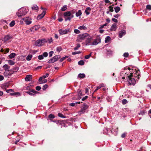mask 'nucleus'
<instances>
[{"instance_id":"obj_12","label":"nucleus","mask_w":151,"mask_h":151,"mask_svg":"<svg viewBox=\"0 0 151 151\" xmlns=\"http://www.w3.org/2000/svg\"><path fill=\"white\" fill-rule=\"evenodd\" d=\"M32 76L31 75H27L25 78V80L27 81H31L32 79Z\"/></svg>"},{"instance_id":"obj_32","label":"nucleus","mask_w":151,"mask_h":151,"mask_svg":"<svg viewBox=\"0 0 151 151\" xmlns=\"http://www.w3.org/2000/svg\"><path fill=\"white\" fill-rule=\"evenodd\" d=\"M76 45V46L74 48V49L75 50H78V49L81 47V45L79 44H77Z\"/></svg>"},{"instance_id":"obj_55","label":"nucleus","mask_w":151,"mask_h":151,"mask_svg":"<svg viewBox=\"0 0 151 151\" xmlns=\"http://www.w3.org/2000/svg\"><path fill=\"white\" fill-rule=\"evenodd\" d=\"M123 55L124 57L126 58L128 57L129 55V54L127 52H125L124 53Z\"/></svg>"},{"instance_id":"obj_37","label":"nucleus","mask_w":151,"mask_h":151,"mask_svg":"<svg viewBox=\"0 0 151 151\" xmlns=\"http://www.w3.org/2000/svg\"><path fill=\"white\" fill-rule=\"evenodd\" d=\"M67 6L64 5L61 8V9L62 11H64L67 9Z\"/></svg>"},{"instance_id":"obj_20","label":"nucleus","mask_w":151,"mask_h":151,"mask_svg":"<svg viewBox=\"0 0 151 151\" xmlns=\"http://www.w3.org/2000/svg\"><path fill=\"white\" fill-rule=\"evenodd\" d=\"M10 95L17 96H20V94L19 92L12 93H10Z\"/></svg>"},{"instance_id":"obj_25","label":"nucleus","mask_w":151,"mask_h":151,"mask_svg":"<svg viewBox=\"0 0 151 151\" xmlns=\"http://www.w3.org/2000/svg\"><path fill=\"white\" fill-rule=\"evenodd\" d=\"M32 57V55H28L26 57V60L28 61L30 60Z\"/></svg>"},{"instance_id":"obj_15","label":"nucleus","mask_w":151,"mask_h":151,"mask_svg":"<svg viewBox=\"0 0 151 151\" xmlns=\"http://www.w3.org/2000/svg\"><path fill=\"white\" fill-rule=\"evenodd\" d=\"M126 32L125 30H123L120 32L119 35V37L120 38H122V36L125 35Z\"/></svg>"},{"instance_id":"obj_59","label":"nucleus","mask_w":151,"mask_h":151,"mask_svg":"<svg viewBox=\"0 0 151 151\" xmlns=\"http://www.w3.org/2000/svg\"><path fill=\"white\" fill-rule=\"evenodd\" d=\"M49 74L48 73H47L45 75H44L43 76V78H47L49 76Z\"/></svg>"},{"instance_id":"obj_13","label":"nucleus","mask_w":151,"mask_h":151,"mask_svg":"<svg viewBox=\"0 0 151 151\" xmlns=\"http://www.w3.org/2000/svg\"><path fill=\"white\" fill-rule=\"evenodd\" d=\"M35 45L37 46H40L42 45V42L40 39L37 40L35 43Z\"/></svg>"},{"instance_id":"obj_47","label":"nucleus","mask_w":151,"mask_h":151,"mask_svg":"<svg viewBox=\"0 0 151 151\" xmlns=\"http://www.w3.org/2000/svg\"><path fill=\"white\" fill-rule=\"evenodd\" d=\"M38 58L40 60H41L44 58V57L42 55H39L38 57Z\"/></svg>"},{"instance_id":"obj_38","label":"nucleus","mask_w":151,"mask_h":151,"mask_svg":"<svg viewBox=\"0 0 151 151\" xmlns=\"http://www.w3.org/2000/svg\"><path fill=\"white\" fill-rule=\"evenodd\" d=\"M84 62L82 60H80L78 62V64L79 65H83L84 64Z\"/></svg>"},{"instance_id":"obj_24","label":"nucleus","mask_w":151,"mask_h":151,"mask_svg":"<svg viewBox=\"0 0 151 151\" xmlns=\"http://www.w3.org/2000/svg\"><path fill=\"white\" fill-rule=\"evenodd\" d=\"M111 38L109 36L106 37L105 39V42L106 43L109 42V41L111 40Z\"/></svg>"},{"instance_id":"obj_44","label":"nucleus","mask_w":151,"mask_h":151,"mask_svg":"<svg viewBox=\"0 0 151 151\" xmlns=\"http://www.w3.org/2000/svg\"><path fill=\"white\" fill-rule=\"evenodd\" d=\"M48 86L47 84L44 85L42 87V89L43 90H45L46 89L48 88Z\"/></svg>"},{"instance_id":"obj_46","label":"nucleus","mask_w":151,"mask_h":151,"mask_svg":"<svg viewBox=\"0 0 151 151\" xmlns=\"http://www.w3.org/2000/svg\"><path fill=\"white\" fill-rule=\"evenodd\" d=\"M127 102V101L125 99H124L122 101V103L124 104H126Z\"/></svg>"},{"instance_id":"obj_18","label":"nucleus","mask_w":151,"mask_h":151,"mask_svg":"<svg viewBox=\"0 0 151 151\" xmlns=\"http://www.w3.org/2000/svg\"><path fill=\"white\" fill-rule=\"evenodd\" d=\"M4 74L5 77L9 78V70H5L4 72Z\"/></svg>"},{"instance_id":"obj_16","label":"nucleus","mask_w":151,"mask_h":151,"mask_svg":"<svg viewBox=\"0 0 151 151\" xmlns=\"http://www.w3.org/2000/svg\"><path fill=\"white\" fill-rule=\"evenodd\" d=\"M91 11V8L90 7H88L85 9V12L87 15H88L90 14Z\"/></svg>"},{"instance_id":"obj_51","label":"nucleus","mask_w":151,"mask_h":151,"mask_svg":"<svg viewBox=\"0 0 151 151\" xmlns=\"http://www.w3.org/2000/svg\"><path fill=\"white\" fill-rule=\"evenodd\" d=\"M66 58H67V57L65 56V57H63L62 58H61L60 59L59 61L60 62H62Z\"/></svg>"},{"instance_id":"obj_43","label":"nucleus","mask_w":151,"mask_h":151,"mask_svg":"<svg viewBox=\"0 0 151 151\" xmlns=\"http://www.w3.org/2000/svg\"><path fill=\"white\" fill-rule=\"evenodd\" d=\"M35 27V29L36 30H38L40 28V26L39 25H37L34 26Z\"/></svg>"},{"instance_id":"obj_40","label":"nucleus","mask_w":151,"mask_h":151,"mask_svg":"<svg viewBox=\"0 0 151 151\" xmlns=\"http://www.w3.org/2000/svg\"><path fill=\"white\" fill-rule=\"evenodd\" d=\"M58 116L61 118H65V116L62 114L60 113H59L58 114Z\"/></svg>"},{"instance_id":"obj_4","label":"nucleus","mask_w":151,"mask_h":151,"mask_svg":"<svg viewBox=\"0 0 151 151\" xmlns=\"http://www.w3.org/2000/svg\"><path fill=\"white\" fill-rule=\"evenodd\" d=\"M89 35L88 34L86 33L79 35L77 37V40L79 42H81V40H84L86 38H87Z\"/></svg>"},{"instance_id":"obj_60","label":"nucleus","mask_w":151,"mask_h":151,"mask_svg":"<svg viewBox=\"0 0 151 151\" xmlns=\"http://www.w3.org/2000/svg\"><path fill=\"white\" fill-rule=\"evenodd\" d=\"M88 97V96H85V97H83L82 99V101H84V100H85Z\"/></svg>"},{"instance_id":"obj_7","label":"nucleus","mask_w":151,"mask_h":151,"mask_svg":"<svg viewBox=\"0 0 151 151\" xmlns=\"http://www.w3.org/2000/svg\"><path fill=\"white\" fill-rule=\"evenodd\" d=\"M23 20L27 25H29L32 23L31 18L29 17L24 18Z\"/></svg>"},{"instance_id":"obj_53","label":"nucleus","mask_w":151,"mask_h":151,"mask_svg":"<svg viewBox=\"0 0 151 151\" xmlns=\"http://www.w3.org/2000/svg\"><path fill=\"white\" fill-rule=\"evenodd\" d=\"M14 61L10 60V65H13L15 63L14 60Z\"/></svg>"},{"instance_id":"obj_11","label":"nucleus","mask_w":151,"mask_h":151,"mask_svg":"<svg viewBox=\"0 0 151 151\" xmlns=\"http://www.w3.org/2000/svg\"><path fill=\"white\" fill-rule=\"evenodd\" d=\"M46 14V11H43L41 14H40L38 15L37 17V19H40L42 18Z\"/></svg>"},{"instance_id":"obj_14","label":"nucleus","mask_w":151,"mask_h":151,"mask_svg":"<svg viewBox=\"0 0 151 151\" xmlns=\"http://www.w3.org/2000/svg\"><path fill=\"white\" fill-rule=\"evenodd\" d=\"M116 29V24H113L111 27L110 30L111 31H115Z\"/></svg>"},{"instance_id":"obj_36","label":"nucleus","mask_w":151,"mask_h":151,"mask_svg":"<svg viewBox=\"0 0 151 151\" xmlns=\"http://www.w3.org/2000/svg\"><path fill=\"white\" fill-rule=\"evenodd\" d=\"M62 50V48L60 46L56 48V51L58 52H60Z\"/></svg>"},{"instance_id":"obj_58","label":"nucleus","mask_w":151,"mask_h":151,"mask_svg":"<svg viewBox=\"0 0 151 151\" xmlns=\"http://www.w3.org/2000/svg\"><path fill=\"white\" fill-rule=\"evenodd\" d=\"M32 32V29L31 28L30 29H29L28 30H27L26 31V32L27 33H29V32Z\"/></svg>"},{"instance_id":"obj_35","label":"nucleus","mask_w":151,"mask_h":151,"mask_svg":"<svg viewBox=\"0 0 151 151\" xmlns=\"http://www.w3.org/2000/svg\"><path fill=\"white\" fill-rule=\"evenodd\" d=\"M47 42H48L49 43H51L53 41V40L52 37H51L48 38L47 40Z\"/></svg>"},{"instance_id":"obj_34","label":"nucleus","mask_w":151,"mask_h":151,"mask_svg":"<svg viewBox=\"0 0 151 151\" xmlns=\"http://www.w3.org/2000/svg\"><path fill=\"white\" fill-rule=\"evenodd\" d=\"M98 42H97V40H95L93 42L92 41V45H96L98 44Z\"/></svg>"},{"instance_id":"obj_50","label":"nucleus","mask_w":151,"mask_h":151,"mask_svg":"<svg viewBox=\"0 0 151 151\" xmlns=\"http://www.w3.org/2000/svg\"><path fill=\"white\" fill-rule=\"evenodd\" d=\"M146 8L147 9H148L149 10H151V5H148L146 6Z\"/></svg>"},{"instance_id":"obj_64","label":"nucleus","mask_w":151,"mask_h":151,"mask_svg":"<svg viewBox=\"0 0 151 151\" xmlns=\"http://www.w3.org/2000/svg\"><path fill=\"white\" fill-rule=\"evenodd\" d=\"M119 15L118 14H117L116 15H114V17H115L116 18H117L119 17Z\"/></svg>"},{"instance_id":"obj_8","label":"nucleus","mask_w":151,"mask_h":151,"mask_svg":"<svg viewBox=\"0 0 151 151\" xmlns=\"http://www.w3.org/2000/svg\"><path fill=\"white\" fill-rule=\"evenodd\" d=\"M58 31L60 34L61 35L67 34L70 32L69 29H59Z\"/></svg>"},{"instance_id":"obj_3","label":"nucleus","mask_w":151,"mask_h":151,"mask_svg":"<svg viewBox=\"0 0 151 151\" xmlns=\"http://www.w3.org/2000/svg\"><path fill=\"white\" fill-rule=\"evenodd\" d=\"M28 11L27 9L22 8L18 10V12L16 13L18 17H21L25 15Z\"/></svg>"},{"instance_id":"obj_10","label":"nucleus","mask_w":151,"mask_h":151,"mask_svg":"<svg viewBox=\"0 0 151 151\" xmlns=\"http://www.w3.org/2000/svg\"><path fill=\"white\" fill-rule=\"evenodd\" d=\"M88 106L85 104H83L82 106L80 112L81 114L85 112V111L88 108Z\"/></svg>"},{"instance_id":"obj_39","label":"nucleus","mask_w":151,"mask_h":151,"mask_svg":"<svg viewBox=\"0 0 151 151\" xmlns=\"http://www.w3.org/2000/svg\"><path fill=\"white\" fill-rule=\"evenodd\" d=\"M15 24V22L14 20L12 21L10 23V27H13Z\"/></svg>"},{"instance_id":"obj_17","label":"nucleus","mask_w":151,"mask_h":151,"mask_svg":"<svg viewBox=\"0 0 151 151\" xmlns=\"http://www.w3.org/2000/svg\"><path fill=\"white\" fill-rule=\"evenodd\" d=\"M9 35H6L4 37L3 40L5 42H6L8 40H9Z\"/></svg>"},{"instance_id":"obj_28","label":"nucleus","mask_w":151,"mask_h":151,"mask_svg":"<svg viewBox=\"0 0 151 151\" xmlns=\"http://www.w3.org/2000/svg\"><path fill=\"white\" fill-rule=\"evenodd\" d=\"M85 77V75L83 73H80L78 75V77L79 78H83Z\"/></svg>"},{"instance_id":"obj_61","label":"nucleus","mask_w":151,"mask_h":151,"mask_svg":"<svg viewBox=\"0 0 151 151\" xmlns=\"http://www.w3.org/2000/svg\"><path fill=\"white\" fill-rule=\"evenodd\" d=\"M78 92L79 93V94H80V96H82V92L81 91L80 89H78Z\"/></svg>"},{"instance_id":"obj_31","label":"nucleus","mask_w":151,"mask_h":151,"mask_svg":"<svg viewBox=\"0 0 151 151\" xmlns=\"http://www.w3.org/2000/svg\"><path fill=\"white\" fill-rule=\"evenodd\" d=\"M3 67L4 68L5 70H9V66L6 64H5V65H4L3 66Z\"/></svg>"},{"instance_id":"obj_21","label":"nucleus","mask_w":151,"mask_h":151,"mask_svg":"<svg viewBox=\"0 0 151 151\" xmlns=\"http://www.w3.org/2000/svg\"><path fill=\"white\" fill-rule=\"evenodd\" d=\"M104 87V84L103 83L101 84L94 91V92H96L97 90L100 88L101 87Z\"/></svg>"},{"instance_id":"obj_52","label":"nucleus","mask_w":151,"mask_h":151,"mask_svg":"<svg viewBox=\"0 0 151 151\" xmlns=\"http://www.w3.org/2000/svg\"><path fill=\"white\" fill-rule=\"evenodd\" d=\"M42 55L44 57H46L48 56V53L47 52H44L43 53Z\"/></svg>"},{"instance_id":"obj_30","label":"nucleus","mask_w":151,"mask_h":151,"mask_svg":"<svg viewBox=\"0 0 151 151\" xmlns=\"http://www.w3.org/2000/svg\"><path fill=\"white\" fill-rule=\"evenodd\" d=\"M78 29H81V30H82V29L85 30V29H86L87 28L85 26H84V25H82L81 26H79L78 27Z\"/></svg>"},{"instance_id":"obj_45","label":"nucleus","mask_w":151,"mask_h":151,"mask_svg":"<svg viewBox=\"0 0 151 151\" xmlns=\"http://www.w3.org/2000/svg\"><path fill=\"white\" fill-rule=\"evenodd\" d=\"M40 40H41L42 42V43H43L47 42V40L45 38L41 39H40Z\"/></svg>"},{"instance_id":"obj_62","label":"nucleus","mask_w":151,"mask_h":151,"mask_svg":"<svg viewBox=\"0 0 151 151\" xmlns=\"http://www.w3.org/2000/svg\"><path fill=\"white\" fill-rule=\"evenodd\" d=\"M4 79V77L0 75V81L3 80Z\"/></svg>"},{"instance_id":"obj_6","label":"nucleus","mask_w":151,"mask_h":151,"mask_svg":"<svg viewBox=\"0 0 151 151\" xmlns=\"http://www.w3.org/2000/svg\"><path fill=\"white\" fill-rule=\"evenodd\" d=\"M60 58L59 55H56L52 58L51 59L49 60L48 61V63H54V62L57 61L59 58Z\"/></svg>"},{"instance_id":"obj_33","label":"nucleus","mask_w":151,"mask_h":151,"mask_svg":"<svg viewBox=\"0 0 151 151\" xmlns=\"http://www.w3.org/2000/svg\"><path fill=\"white\" fill-rule=\"evenodd\" d=\"M16 54L12 53L10 54V59H12L14 58L16 55Z\"/></svg>"},{"instance_id":"obj_54","label":"nucleus","mask_w":151,"mask_h":151,"mask_svg":"<svg viewBox=\"0 0 151 151\" xmlns=\"http://www.w3.org/2000/svg\"><path fill=\"white\" fill-rule=\"evenodd\" d=\"M41 89V87L39 86H37L36 87V89L38 91H40Z\"/></svg>"},{"instance_id":"obj_29","label":"nucleus","mask_w":151,"mask_h":151,"mask_svg":"<svg viewBox=\"0 0 151 151\" xmlns=\"http://www.w3.org/2000/svg\"><path fill=\"white\" fill-rule=\"evenodd\" d=\"M113 6H114V5L113 4L112 5L110 6L109 7V11H110L111 12H112L114 11V9H113Z\"/></svg>"},{"instance_id":"obj_57","label":"nucleus","mask_w":151,"mask_h":151,"mask_svg":"<svg viewBox=\"0 0 151 151\" xmlns=\"http://www.w3.org/2000/svg\"><path fill=\"white\" fill-rule=\"evenodd\" d=\"M54 52L53 51H51L49 52V56L50 57H51L52 56Z\"/></svg>"},{"instance_id":"obj_49","label":"nucleus","mask_w":151,"mask_h":151,"mask_svg":"<svg viewBox=\"0 0 151 151\" xmlns=\"http://www.w3.org/2000/svg\"><path fill=\"white\" fill-rule=\"evenodd\" d=\"M91 53L89 54L88 55H86L85 56V58L87 59H88L91 55Z\"/></svg>"},{"instance_id":"obj_5","label":"nucleus","mask_w":151,"mask_h":151,"mask_svg":"<svg viewBox=\"0 0 151 151\" xmlns=\"http://www.w3.org/2000/svg\"><path fill=\"white\" fill-rule=\"evenodd\" d=\"M92 38L89 35L86 38L85 42V44L86 45H92Z\"/></svg>"},{"instance_id":"obj_22","label":"nucleus","mask_w":151,"mask_h":151,"mask_svg":"<svg viewBox=\"0 0 151 151\" xmlns=\"http://www.w3.org/2000/svg\"><path fill=\"white\" fill-rule=\"evenodd\" d=\"M55 117V116L52 114H50L48 116V117L50 119V120L52 122H55L54 121H52V119H54Z\"/></svg>"},{"instance_id":"obj_56","label":"nucleus","mask_w":151,"mask_h":151,"mask_svg":"<svg viewBox=\"0 0 151 151\" xmlns=\"http://www.w3.org/2000/svg\"><path fill=\"white\" fill-rule=\"evenodd\" d=\"M31 92H32V93H35V94H37V93H38L39 92H38L37 91H36L35 90H32L31 91Z\"/></svg>"},{"instance_id":"obj_63","label":"nucleus","mask_w":151,"mask_h":151,"mask_svg":"<svg viewBox=\"0 0 151 151\" xmlns=\"http://www.w3.org/2000/svg\"><path fill=\"white\" fill-rule=\"evenodd\" d=\"M112 20L114 22H118V20L115 18H112Z\"/></svg>"},{"instance_id":"obj_1","label":"nucleus","mask_w":151,"mask_h":151,"mask_svg":"<svg viewBox=\"0 0 151 151\" xmlns=\"http://www.w3.org/2000/svg\"><path fill=\"white\" fill-rule=\"evenodd\" d=\"M130 68H125L124 70L121 73V76H123V75L125 74L126 76L128 78L127 81L129 85H134L136 83V81L135 79L131 78L133 76V73H135L134 74L135 77H137V79H139V76H140V72L139 70H137L136 69H132Z\"/></svg>"},{"instance_id":"obj_48","label":"nucleus","mask_w":151,"mask_h":151,"mask_svg":"<svg viewBox=\"0 0 151 151\" xmlns=\"http://www.w3.org/2000/svg\"><path fill=\"white\" fill-rule=\"evenodd\" d=\"M74 32L77 34H78L80 33V31L78 29H75L74 30Z\"/></svg>"},{"instance_id":"obj_2","label":"nucleus","mask_w":151,"mask_h":151,"mask_svg":"<svg viewBox=\"0 0 151 151\" xmlns=\"http://www.w3.org/2000/svg\"><path fill=\"white\" fill-rule=\"evenodd\" d=\"M74 12L73 11H67L63 13V16L65 21H70L73 17V14Z\"/></svg>"},{"instance_id":"obj_27","label":"nucleus","mask_w":151,"mask_h":151,"mask_svg":"<svg viewBox=\"0 0 151 151\" xmlns=\"http://www.w3.org/2000/svg\"><path fill=\"white\" fill-rule=\"evenodd\" d=\"M115 11L116 13H117L120 10V8L119 6H116L114 8Z\"/></svg>"},{"instance_id":"obj_42","label":"nucleus","mask_w":151,"mask_h":151,"mask_svg":"<svg viewBox=\"0 0 151 151\" xmlns=\"http://www.w3.org/2000/svg\"><path fill=\"white\" fill-rule=\"evenodd\" d=\"M77 103L79 104H80V102H76V103H72L70 104V106H75V105Z\"/></svg>"},{"instance_id":"obj_19","label":"nucleus","mask_w":151,"mask_h":151,"mask_svg":"<svg viewBox=\"0 0 151 151\" xmlns=\"http://www.w3.org/2000/svg\"><path fill=\"white\" fill-rule=\"evenodd\" d=\"M118 131V128L116 127H114L111 130V132L114 133V132L116 133Z\"/></svg>"},{"instance_id":"obj_41","label":"nucleus","mask_w":151,"mask_h":151,"mask_svg":"<svg viewBox=\"0 0 151 151\" xmlns=\"http://www.w3.org/2000/svg\"><path fill=\"white\" fill-rule=\"evenodd\" d=\"M81 53V52L79 51L78 52H72V54L73 55H75L77 54H80Z\"/></svg>"},{"instance_id":"obj_9","label":"nucleus","mask_w":151,"mask_h":151,"mask_svg":"<svg viewBox=\"0 0 151 151\" xmlns=\"http://www.w3.org/2000/svg\"><path fill=\"white\" fill-rule=\"evenodd\" d=\"M9 86V83H4L3 86V88L6 90V92L8 93H9V89H8Z\"/></svg>"},{"instance_id":"obj_23","label":"nucleus","mask_w":151,"mask_h":151,"mask_svg":"<svg viewBox=\"0 0 151 151\" xmlns=\"http://www.w3.org/2000/svg\"><path fill=\"white\" fill-rule=\"evenodd\" d=\"M82 14V12L81 10H79L78 12H77L76 14V16L77 17H79Z\"/></svg>"},{"instance_id":"obj_26","label":"nucleus","mask_w":151,"mask_h":151,"mask_svg":"<svg viewBox=\"0 0 151 151\" xmlns=\"http://www.w3.org/2000/svg\"><path fill=\"white\" fill-rule=\"evenodd\" d=\"M32 9L33 10H37L38 9V7L36 5H34L32 7Z\"/></svg>"}]
</instances>
